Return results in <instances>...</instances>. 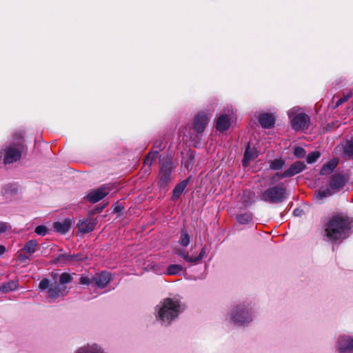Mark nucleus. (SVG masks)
Masks as SVG:
<instances>
[{
  "instance_id": "nucleus-30",
  "label": "nucleus",
  "mask_w": 353,
  "mask_h": 353,
  "mask_svg": "<svg viewBox=\"0 0 353 353\" xmlns=\"http://www.w3.org/2000/svg\"><path fill=\"white\" fill-rule=\"evenodd\" d=\"M183 270V267L181 265L174 264L170 265L167 268L166 272L169 275H174L180 273Z\"/></svg>"
},
{
  "instance_id": "nucleus-37",
  "label": "nucleus",
  "mask_w": 353,
  "mask_h": 353,
  "mask_svg": "<svg viewBox=\"0 0 353 353\" xmlns=\"http://www.w3.org/2000/svg\"><path fill=\"white\" fill-rule=\"evenodd\" d=\"M35 232L41 236H44L47 233V228L44 225H39L35 228Z\"/></svg>"
},
{
  "instance_id": "nucleus-25",
  "label": "nucleus",
  "mask_w": 353,
  "mask_h": 353,
  "mask_svg": "<svg viewBox=\"0 0 353 353\" xmlns=\"http://www.w3.org/2000/svg\"><path fill=\"white\" fill-rule=\"evenodd\" d=\"M256 157V152L254 150V148H251L250 143L248 144L244 158L243 160V165L244 166H247L248 164V162L251 160L254 159Z\"/></svg>"
},
{
  "instance_id": "nucleus-19",
  "label": "nucleus",
  "mask_w": 353,
  "mask_h": 353,
  "mask_svg": "<svg viewBox=\"0 0 353 353\" xmlns=\"http://www.w3.org/2000/svg\"><path fill=\"white\" fill-rule=\"evenodd\" d=\"M305 164L303 162L296 161L292 163L290 168L285 170L286 174L288 177H291L301 172L305 168Z\"/></svg>"
},
{
  "instance_id": "nucleus-1",
  "label": "nucleus",
  "mask_w": 353,
  "mask_h": 353,
  "mask_svg": "<svg viewBox=\"0 0 353 353\" xmlns=\"http://www.w3.org/2000/svg\"><path fill=\"white\" fill-rule=\"evenodd\" d=\"M352 219L345 214L333 216L325 226V235L328 241L344 239L351 228Z\"/></svg>"
},
{
  "instance_id": "nucleus-21",
  "label": "nucleus",
  "mask_w": 353,
  "mask_h": 353,
  "mask_svg": "<svg viewBox=\"0 0 353 353\" xmlns=\"http://www.w3.org/2000/svg\"><path fill=\"white\" fill-rule=\"evenodd\" d=\"M71 226V221L69 219H65L63 222H55L53 228L59 233L65 234Z\"/></svg>"
},
{
  "instance_id": "nucleus-3",
  "label": "nucleus",
  "mask_w": 353,
  "mask_h": 353,
  "mask_svg": "<svg viewBox=\"0 0 353 353\" xmlns=\"http://www.w3.org/2000/svg\"><path fill=\"white\" fill-rule=\"evenodd\" d=\"M299 108H293L288 111L292 128L296 130H305L309 128L310 118L308 115L299 112Z\"/></svg>"
},
{
  "instance_id": "nucleus-43",
  "label": "nucleus",
  "mask_w": 353,
  "mask_h": 353,
  "mask_svg": "<svg viewBox=\"0 0 353 353\" xmlns=\"http://www.w3.org/2000/svg\"><path fill=\"white\" fill-rule=\"evenodd\" d=\"M121 209H122V208H120L119 206H117V207H115L114 210L116 212H120L121 210Z\"/></svg>"
},
{
  "instance_id": "nucleus-18",
  "label": "nucleus",
  "mask_w": 353,
  "mask_h": 353,
  "mask_svg": "<svg viewBox=\"0 0 353 353\" xmlns=\"http://www.w3.org/2000/svg\"><path fill=\"white\" fill-rule=\"evenodd\" d=\"M165 148V144L162 139H159L156 140L153 145V151L150 152L146 157L144 163L150 166L152 164V159L154 158L160 151Z\"/></svg>"
},
{
  "instance_id": "nucleus-6",
  "label": "nucleus",
  "mask_w": 353,
  "mask_h": 353,
  "mask_svg": "<svg viewBox=\"0 0 353 353\" xmlns=\"http://www.w3.org/2000/svg\"><path fill=\"white\" fill-rule=\"evenodd\" d=\"M110 281V274L108 272H103L95 276L91 274H83L80 278V283L82 285L94 284L99 288H105Z\"/></svg>"
},
{
  "instance_id": "nucleus-10",
  "label": "nucleus",
  "mask_w": 353,
  "mask_h": 353,
  "mask_svg": "<svg viewBox=\"0 0 353 353\" xmlns=\"http://www.w3.org/2000/svg\"><path fill=\"white\" fill-rule=\"evenodd\" d=\"M38 243L36 240H30L24 247L17 252V258L20 261H26L36 252Z\"/></svg>"
},
{
  "instance_id": "nucleus-35",
  "label": "nucleus",
  "mask_w": 353,
  "mask_h": 353,
  "mask_svg": "<svg viewBox=\"0 0 353 353\" xmlns=\"http://www.w3.org/2000/svg\"><path fill=\"white\" fill-rule=\"evenodd\" d=\"M294 154L297 158H301L305 155V151L301 147H296L294 150Z\"/></svg>"
},
{
  "instance_id": "nucleus-28",
  "label": "nucleus",
  "mask_w": 353,
  "mask_h": 353,
  "mask_svg": "<svg viewBox=\"0 0 353 353\" xmlns=\"http://www.w3.org/2000/svg\"><path fill=\"white\" fill-rule=\"evenodd\" d=\"M18 284L17 281H10L0 287L1 293H6L17 288Z\"/></svg>"
},
{
  "instance_id": "nucleus-26",
  "label": "nucleus",
  "mask_w": 353,
  "mask_h": 353,
  "mask_svg": "<svg viewBox=\"0 0 353 353\" xmlns=\"http://www.w3.org/2000/svg\"><path fill=\"white\" fill-rule=\"evenodd\" d=\"M77 353H104L103 350L97 345H88L79 349Z\"/></svg>"
},
{
  "instance_id": "nucleus-17",
  "label": "nucleus",
  "mask_w": 353,
  "mask_h": 353,
  "mask_svg": "<svg viewBox=\"0 0 353 353\" xmlns=\"http://www.w3.org/2000/svg\"><path fill=\"white\" fill-rule=\"evenodd\" d=\"M97 223V220L94 219L80 220L77 224L78 230L83 234L88 233L94 230Z\"/></svg>"
},
{
  "instance_id": "nucleus-40",
  "label": "nucleus",
  "mask_w": 353,
  "mask_h": 353,
  "mask_svg": "<svg viewBox=\"0 0 353 353\" xmlns=\"http://www.w3.org/2000/svg\"><path fill=\"white\" fill-rule=\"evenodd\" d=\"M183 164H184L185 167L187 168V169H189V168H192V159H190V162L185 163L184 162L182 163Z\"/></svg>"
},
{
  "instance_id": "nucleus-33",
  "label": "nucleus",
  "mask_w": 353,
  "mask_h": 353,
  "mask_svg": "<svg viewBox=\"0 0 353 353\" xmlns=\"http://www.w3.org/2000/svg\"><path fill=\"white\" fill-rule=\"evenodd\" d=\"M72 280V276L71 274L67 272L62 273L59 277V282L58 283L59 285H64L70 283Z\"/></svg>"
},
{
  "instance_id": "nucleus-11",
  "label": "nucleus",
  "mask_w": 353,
  "mask_h": 353,
  "mask_svg": "<svg viewBox=\"0 0 353 353\" xmlns=\"http://www.w3.org/2000/svg\"><path fill=\"white\" fill-rule=\"evenodd\" d=\"M112 189V185L107 184L104 185L96 190H93L89 192L86 199L91 203H95L104 198L109 194Z\"/></svg>"
},
{
  "instance_id": "nucleus-20",
  "label": "nucleus",
  "mask_w": 353,
  "mask_h": 353,
  "mask_svg": "<svg viewBox=\"0 0 353 353\" xmlns=\"http://www.w3.org/2000/svg\"><path fill=\"white\" fill-rule=\"evenodd\" d=\"M259 121L263 128H270L275 123V118L272 114L264 113L259 117Z\"/></svg>"
},
{
  "instance_id": "nucleus-24",
  "label": "nucleus",
  "mask_w": 353,
  "mask_h": 353,
  "mask_svg": "<svg viewBox=\"0 0 353 353\" xmlns=\"http://www.w3.org/2000/svg\"><path fill=\"white\" fill-rule=\"evenodd\" d=\"M339 163L337 159H333L327 163L325 164L321 170V175H327L332 173Z\"/></svg>"
},
{
  "instance_id": "nucleus-4",
  "label": "nucleus",
  "mask_w": 353,
  "mask_h": 353,
  "mask_svg": "<svg viewBox=\"0 0 353 353\" xmlns=\"http://www.w3.org/2000/svg\"><path fill=\"white\" fill-rule=\"evenodd\" d=\"M39 288L42 290L48 289V297L51 299L63 297L68 294L66 285H59L56 281L50 284V282L47 279H43L39 283Z\"/></svg>"
},
{
  "instance_id": "nucleus-31",
  "label": "nucleus",
  "mask_w": 353,
  "mask_h": 353,
  "mask_svg": "<svg viewBox=\"0 0 353 353\" xmlns=\"http://www.w3.org/2000/svg\"><path fill=\"white\" fill-rule=\"evenodd\" d=\"M179 243L183 247L188 246L190 243V236L185 230H182Z\"/></svg>"
},
{
  "instance_id": "nucleus-14",
  "label": "nucleus",
  "mask_w": 353,
  "mask_h": 353,
  "mask_svg": "<svg viewBox=\"0 0 353 353\" xmlns=\"http://www.w3.org/2000/svg\"><path fill=\"white\" fill-rule=\"evenodd\" d=\"M338 350L341 353H350L353 351V339L350 336H341L338 340Z\"/></svg>"
},
{
  "instance_id": "nucleus-16",
  "label": "nucleus",
  "mask_w": 353,
  "mask_h": 353,
  "mask_svg": "<svg viewBox=\"0 0 353 353\" xmlns=\"http://www.w3.org/2000/svg\"><path fill=\"white\" fill-rule=\"evenodd\" d=\"M208 251L207 246L203 247L201 251L198 256H190L188 253L185 252L183 250H179L177 251V254L183 257V259L188 263H197L200 260H201L206 254Z\"/></svg>"
},
{
  "instance_id": "nucleus-44",
  "label": "nucleus",
  "mask_w": 353,
  "mask_h": 353,
  "mask_svg": "<svg viewBox=\"0 0 353 353\" xmlns=\"http://www.w3.org/2000/svg\"><path fill=\"white\" fill-rule=\"evenodd\" d=\"M2 152H0V163L1 162V160H2Z\"/></svg>"
},
{
  "instance_id": "nucleus-15",
  "label": "nucleus",
  "mask_w": 353,
  "mask_h": 353,
  "mask_svg": "<svg viewBox=\"0 0 353 353\" xmlns=\"http://www.w3.org/2000/svg\"><path fill=\"white\" fill-rule=\"evenodd\" d=\"M85 257H83L81 254H60L56 259V263L65 264V265H72L74 262L83 261Z\"/></svg>"
},
{
  "instance_id": "nucleus-5",
  "label": "nucleus",
  "mask_w": 353,
  "mask_h": 353,
  "mask_svg": "<svg viewBox=\"0 0 353 353\" xmlns=\"http://www.w3.org/2000/svg\"><path fill=\"white\" fill-rule=\"evenodd\" d=\"M286 197V190L283 186H274L263 192L260 195L261 201L272 203L281 202Z\"/></svg>"
},
{
  "instance_id": "nucleus-13",
  "label": "nucleus",
  "mask_w": 353,
  "mask_h": 353,
  "mask_svg": "<svg viewBox=\"0 0 353 353\" xmlns=\"http://www.w3.org/2000/svg\"><path fill=\"white\" fill-rule=\"evenodd\" d=\"M232 110H228V113L221 114L216 122V128L219 132H225L229 129L232 121Z\"/></svg>"
},
{
  "instance_id": "nucleus-42",
  "label": "nucleus",
  "mask_w": 353,
  "mask_h": 353,
  "mask_svg": "<svg viewBox=\"0 0 353 353\" xmlns=\"http://www.w3.org/2000/svg\"><path fill=\"white\" fill-rule=\"evenodd\" d=\"M319 195L321 196V198H323V197H325L326 196V194L325 192H319Z\"/></svg>"
},
{
  "instance_id": "nucleus-39",
  "label": "nucleus",
  "mask_w": 353,
  "mask_h": 353,
  "mask_svg": "<svg viewBox=\"0 0 353 353\" xmlns=\"http://www.w3.org/2000/svg\"><path fill=\"white\" fill-rule=\"evenodd\" d=\"M8 226L7 223L0 222V233L3 232L7 230Z\"/></svg>"
},
{
  "instance_id": "nucleus-9",
  "label": "nucleus",
  "mask_w": 353,
  "mask_h": 353,
  "mask_svg": "<svg viewBox=\"0 0 353 353\" xmlns=\"http://www.w3.org/2000/svg\"><path fill=\"white\" fill-rule=\"evenodd\" d=\"M21 157V144L20 143L10 144L4 151L3 163H12L18 161Z\"/></svg>"
},
{
  "instance_id": "nucleus-38",
  "label": "nucleus",
  "mask_w": 353,
  "mask_h": 353,
  "mask_svg": "<svg viewBox=\"0 0 353 353\" xmlns=\"http://www.w3.org/2000/svg\"><path fill=\"white\" fill-rule=\"evenodd\" d=\"M352 97V92L348 93L346 96L341 98L337 102L336 105L339 106L343 103L347 101Z\"/></svg>"
},
{
  "instance_id": "nucleus-23",
  "label": "nucleus",
  "mask_w": 353,
  "mask_h": 353,
  "mask_svg": "<svg viewBox=\"0 0 353 353\" xmlns=\"http://www.w3.org/2000/svg\"><path fill=\"white\" fill-rule=\"evenodd\" d=\"M188 182H189V179H188L183 180V181H181V183H179L178 185H176L175 186V188H174L173 192H172V199L174 201L177 200L180 197V196L181 195V194L183 193V192L187 187Z\"/></svg>"
},
{
  "instance_id": "nucleus-41",
  "label": "nucleus",
  "mask_w": 353,
  "mask_h": 353,
  "mask_svg": "<svg viewBox=\"0 0 353 353\" xmlns=\"http://www.w3.org/2000/svg\"><path fill=\"white\" fill-rule=\"evenodd\" d=\"M6 252V247L4 245H0V256Z\"/></svg>"
},
{
  "instance_id": "nucleus-27",
  "label": "nucleus",
  "mask_w": 353,
  "mask_h": 353,
  "mask_svg": "<svg viewBox=\"0 0 353 353\" xmlns=\"http://www.w3.org/2000/svg\"><path fill=\"white\" fill-rule=\"evenodd\" d=\"M343 148L345 155L349 157H353V137L344 141Z\"/></svg>"
},
{
  "instance_id": "nucleus-2",
  "label": "nucleus",
  "mask_w": 353,
  "mask_h": 353,
  "mask_svg": "<svg viewBox=\"0 0 353 353\" xmlns=\"http://www.w3.org/2000/svg\"><path fill=\"white\" fill-rule=\"evenodd\" d=\"M183 309L178 301L171 299H165L159 307L158 318L163 323L167 325L176 318Z\"/></svg>"
},
{
  "instance_id": "nucleus-12",
  "label": "nucleus",
  "mask_w": 353,
  "mask_h": 353,
  "mask_svg": "<svg viewBox=\"0 0 353 353\" xmlns=\"http://www.w3.org/2000/svg\"><path fill=\"white\" fill-rule=\"evenodd\" d=\"M232 320L236 325H245L252 321V318L245 307H237L232 314Z\"/></svg>"
},
{
  "instance_id": "nucleus-29",
  "label": "nucleus",
  "mask_w": 353,
  "mask_h": 353,
  "mask_svg": "<svg viewBox=\"0 0 353 353\" xmlns=\"http://www.w3.org/2000/svg\"><path fill=\"white\" fill-rule=\"evenodd\" d=\"M237 221L241 224H248L252 220V215L250 213H244L236 216Z\"/></svg>"
},
{
  "instance_id": "nucleus-32",
  "label": "nucleus",
  "mask_w": 353,
  "mask_h": 353,
  "mask_svg": "<svg viewBox=\"0 0 353 353\" xmlns=\"http://www.w3.org/2000/svg\"><path fill=\"white\" fill-rule=\"evenodd\" d=\"M285 164V161L281 159H277L272 161L270 163V168L274 170H281Z\"/></svg>"
},
{
  "instance_id": "nucleus-22",
  "label": "nucleus",
  "mask_w": 353,
  "mask_h": 353,
  "mask_svg": "<svg viewBox=\"0 0 353 353\" xmlns=\"http://www.w3.org/2000/svg\"><path fill=\"white\" fill-rule=\"evenodd\" d=\"M344 183V176L340 174H334L331 178L330 185L332 189H340Z\"/></svg>"
},
{
  "instance_id": "nucleus-34",
  "label": "nucleus",
  "mask_w": 353,
  "mask_h": 353,
  "mask_svg": "<svg viewBox=\"0 0 353 353\" xmlns=\"http://www.w3.org/2000/svg\"><path fill=\"white\" fill-rule=\"evenodd\" d=\"M320 157L319 152H312L307 156V162L308 163H312L315 162Z\"/></svg>"
},
{
  "instance_id": "nucleus-36",
  "label": "nucleus",
  "mask_w": 353,
  "mask_h": 353,
  "mask_svg": "<svg viewBox=\"0 0 353 353\" xmlns=\"http://www.w3.org/2000/svg\"><path fill=\"white\" fill-rule=\"evenodd\" d=\"M286 174V172H278V173H276L272 178V180L273 182H276V181H278L279 180H281V179L283 178H285V177H288V176H285Z\"/></svg>"
},
{
  "instance_id": "nucleus-7",
  "label": "nucleus",
  "mask_w": 353,
  "mask_h": 353,
  "mask_svg": "<svg viewBox=\"0 0 353 353\" xmlns=\"http://www.w3.org/2000/svg\"><path fill=\"white\" fill-rule=\"evenodd\" d=\"M210 119V116L204 112H199L194 117L193 122V130L196 132V135L195 137H190V139L194 142L196 139H199V136L201 134L206 125H208Z\"/></svg>"
},
{
  "instance_id": "nucleus-8",
  "label": "nucleus",
  "mask_w": 353,
  "mask_h": 353,
  "mask_svg": "<svg viewBox=\"0 0 353 353\" xmlns=\"http://www.w3.org/2000/svg\"><path fill=\"white\" fill-rule=\"evenodd\" d=\"M172 169V162L170 159H168L165 163L162 162L161 163L158 181V184L161 188H165L171 181V172Z\"/></svg>"
}]
</instances>
